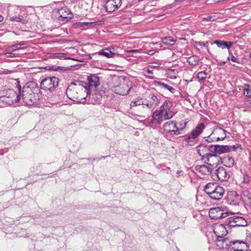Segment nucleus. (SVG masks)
Instances as JSON below:
<instances>
[{
    "label": "nucleus",
    "instance_id": "obj_1",
    "mask_svg": "<svg viewBox=\"0 0 251 251\" xmlns=\"http://www.w3.org/2000/svg\"><path fill=\"white\" fill-rule=\"evenodd\" d=\"M111 90L120 95H127L131 88V83L122 76H115L112 79Z\"/></svg>",
    "mask_w": 251,
    "mask_h": 251
},
{
    "label": "nucleus",
    "instance_id": "obj_2",
    "mask_svg": "<svg viewBox=\"0 0 251 251\" xmlns=\"http://www.w3.org/2000/svg\"><path fill=\"white\" fill-rule=\"evenodd\" d=\"M18 89V94L13 89H9L5 90L4 95L0 97L1 100L9 105L19 102L21 99V87L19 86Z\"/></svg>",
    "mask_w": 251,
    "mask_h": 251
},
{
    "label": "nucleus",
    "instance_id": "obj_3",
    "mask_svg": "<svg viewBox=\"0 0 251 251\" xmlns=\"http://www.w3.org/2000/svg\"><path fill=\"white\" fill-rule=\"evenodd\" d=\"M212 145L203 143L197 147L198 153L201 156V159L205 163L210 162V158L217 157V155L213 154L212 150Z\"/></svg>",
    "mask_w": 251,
    "mask_h": 251
},
{
    "label": "nucleus",
    "instance_id": "obj_4",
    "mask_svg": "<svg viewBox=\"0 0 251 251\" xmlns=\"http://www.w3.org/2000/svg\"><path fill=\"white\" fill-rule=\"evenodd\" d=\"M94 1L93 0H81L78 1V7L80 10L81 15L86 16H91L97 15L98 11H96L95 8L92 9Z\"/></svg>",
    "mask_w": 251,
    "mask_h": 251
},
{
    "label": "nucleus",
    "instance_id": "obj_5",
    "mask_svg": "<svg viewBox=\"0 0 251 251\" xmlns=\"http://www.w3.org/2000/svg\"><path fill=\"white\" fill-rule=\"evenodd\" d=\"M85 84L84 82L78 81L77 83H72L69 85L67 88L66 93L67 97L73 100L78 101L80 100L78 97V92L79 90L81 91L80 88H81V85H83Z\"/></svg>",
    "mask_w": 251,
    "mask_h": 251
},
{
    "label": "nucleus",
    "instance_id": "obj_6",
    "mask_svg": "<svg viewBox=\"0 0 251 251\" xmlns=\"http://www.w3.org/2000/svg\"><path fill=\"white\" fill-rule=\"evenodd\" d=\"M205 128V126L204 123H201L199 124L190 133L186 135L185 140L190 146L195 144L196 143V139L202 132Z\"/></svg>",
    "mask_w": 251,
    "mask_h": 251
},
{
    "label": "nucleus",
    "instance_id": "obj_7",
    "mask_svg": "<svg viewBox=\"0 0 251 251\" xmlns=\"http://www.w3.org/2000/svg\"><path fill=\"white\" fill-rule=\"evenodd\" d=\"M52 16L60 22H67L72 18L73 14L67 7H64L59 9H55Z\"/></svg>",
    "mask_w": 251,
    "mask_h": 251
},
{
    "label": "nucleus",
    "instance_id": "obj_8",
    "mask_svg": "<svg viewBox=\"0 0 251 251\" xmlns=\"http://www.w3.org/2000/svg\"><path fill=\"white\" fill-rule=\"evenodd\" d=\"M59 79L55 77H48L43 79L41 82V89L45 91L51 92L58 85Z\"/></svg>",
    "mask_w": 251,
    "mask_h": 251
},
{
    "label": "nucleus",
    "instance_id": "obj_9",
    "mask_svg": "<svg viewBox=\"0 0 251 251\" xmlns=\"http://www.w3.org/2000/svg\"><path fill=\"white\" fill-rule=\"evenodd\" d=\"M186 125L184 123V126L182 127H178L175 121H170L165 123L163 126L164 132L171 135H178L180 133V130L183 129Z\"/></svg>",
    "mask_w": 251,
    "mask_h": 251
},
{
    "label": "nucleus",
    "instance_id": "obj_10",
    "mask_svg": "<svg viewBox=\"0 0 251 251\" xmlns=\"http://www.w3.org/2000/svg\"><path fill=\"white\" fill-rule=\"evenodd\" d=\"M21 98L23 102L27 105H31L36 102L34 94L28 87H24L21 91Z\"/></svg>",
    "mask_w": 251,
    "mask_h": 251
},
{
    "label": "nucleus",
    "instance_id": "obj_11",
    "mask_svg": "<svg viewBox=\"0 0 251 251\" xmlns=\"http://www.w3.org/2000/svg\"><path fill=\"white\" fill-rule=\"evenodd\" d=\"M228 214L226 210L220 207L212 208L209 211V217L212 219H223L227 217Z\"/></svg>",
    "mask_w": 251,
    "mask_h": 251
},
{
    "label": "nucleus",
    "instance_id": "obj_12",
    "mask_svg": "<svg viewBox=\"0 0 251 251\" xmlns=\"http://www.w3.org/2000/svg\"><path fill=\"white\" fill-rule=\"evenodd\" d=\"M214 232L217 236V245L220 247V241H224L225 240H228L227 238H224L227 233L225 226L223 224L216 225L213 229Z\"/></svg>",
    "mask_w": 251,
    "mask_h": 251
},
{
    "label": "nucleus",
    "instance_id": "obj_13",
    "mask_svg": "<svg viewBox=\"0 0 251 251\" xmlns=\"http://www.w3.org/2000/svg\"><path fill=\"white\" fill-rule=\"evenodd\" d=\"M239 240L230 241L225 240L224 241H220V248L226 249L228 251H238Z\"/></svg>",
    "mask_w": 251,
    "mask_h": 251
},
{
    "label": "nucleus",
    "instance_id": "obj_14",
    "mask_svg": "<svg viewBox=\"0 0 251 251\" xmlns=\"http://www.w3.org/2000/svg\"><path fill=\"white\" fill-rule=\"evenodd\" d=\"M212 176L214 179L217 178L221 181H227L229 178V174L226 169L220 167L212 174Z\"/></svg>",
    "mask_w": 251,
    "mask_h": 251
},
{
    "label": "nucleus",
    "instance_id": "obj_15",
    "mask_svg": "<svg viewBox=\"0 0 251 251\" xmlns=\"http://www.w3.org/2000/svg\"><path fill=\"white\" fill-rule=\"evenodd\" d=\"M172 106V102L170 100H166L160 107L159 110L163 113V115L166 116V119H171L174 115L171 109Z\"/></svg>",
    "mask_w": 251,
    "mask_h": 251
},
{
    "label": "nucleus",
    "instance_id": "obj_16",
    "mask_svg": "<svg viewBox=\"0 0 251 251\" xmlns=\"http://www.w3.org/2000/svg\"><path fill=\"white\" fill-rule=\"evenodd\" d=\"M122 4V0H107L104 7L107 12L111 13L119 7Z\"/></svg>",
    "mask_w": 251,
    "mask_h": 251
},
{
    "label": "nucleus",
    "instance_id": "obj_17",
    "mask_svg": "<svg viewBox=\"0 0 251 251\" xmlns=\"http://www.w3.org/2000/svg\"><path fill=\"white\" fill-rule=\"evenodd\" d=\"M86 87H88L89 91L91 89H95L100 84V78L96 75H91L87 77V83Z\"/></svg>",
    "mask_w": 251,
    "mask_h": 251
},
{
    "label": "nucleus",
    "instance_id": "obj_18",
    "mask_svg": "<svg viewBox=\"0 0 251 251\" xmlns=\"http://www.w3.org/2000/svg\"><path fill=\"white\" fill-rule=\"evenodd\" d=\"M87 84L85 82V84L83 85H81V91L79 90L78 92V97L80 100L78 101H75L77 102L85 103L86 101V98L88 95L90 94L89 90H88L86 87Z\"/></svg>",
    "mask_w": 251,
    "mask_h": 251
},
{
    "label": "nucleus",
    "instance_id": "obj_19",
    "mask_svg": "<svg viewBox=\"0 0 251 251\" xmlns=\"http://www.w3.org/2000/svg\"><path fill=\"white\" fill-rule=\"evenodd\" d=\"M164 120H166V116L163 115V113L160 110H156L152 114L150 123L160 125Z\"/></svg>",
    "mask_w": 251,
    "mask_h": 251
},
{
    "label": "nucleus",
    "instance_id": "obj_20",
    "mask_svg": "<svg viewBox=\"0 0 251 251\" xmlns=\"http://www.w3.org/2000/svg\"><path fill=\"white\" fill-rule=\"evenodd\" d=\"M226 131L225 129L219 127H216L213 129L212 136L215 135V137H213V138L216 139V142L223 140L226 137Z\"/></svg>",
    "mask_w": 251,
    "mask_h": 251
},
{
    "label": "nucleus",
    "instance_id": "obj_21",
    "mask_svg": "<svg viewBox=\"0 0 251 251\" xmlns=\"http://www.w3.org/2000/svg\"><path fill=\"white\" fill-rule=\"evenodd\" d=\"M149 100H147V108L151 109L156 106L159 103V100L157 97L153 94L149 95Z\"/></svg>",
    "mask_w": 251,
    "mask_h": 251
},
{
    "label": "nucleus",
    "instance_id": "obj_22",
    "mask_svg": "<svg viewBox=\"0 0 251 251\" xmlns=\"http://www.w3.org/2000/svg\"><path fill=\"white\" fill-rule=\"evenodd\" d=\"M28 47V44L25 42L22 41L17 42L16 44L7 47V51H15L17 50H24Z\"/></svg>",
    "mask_w": 251,
    "mask_h": 251
},
{
    "label": "nucleus",
    "instance_id": "obj_23",
    "mask_svg": "<svg viewBox=\"0 0 251 251\" xmlns=\"http://www.w3.org/2000/svg\"><path fill=\"white\" fill-rule=\"evenodd\" d=\"M212 150L213 154H221L229 152V147L227 145H212Z\"/></svg>",
    "mask_w": 251,
    "mask_h": 251
},
{
    "label": "nucleus",
    "instance_id": "obj_24",
    "mask_svg": "<svg viewBox=\"0 0 251 251\" xmlns=\"http://www.w3.org/2000/svg\"><path fill=\"white\" fill-rule=\"evenodd\" d=\"M208 165H202L196 166V170L199 172L201 175H208L212 174V169L209 167L211 166L210 164L207 163Z\"/></svg>",
    "mask_w": 251,
    "mask_h": 251
},
{
    "label": "nucleus",
    "instance_id": "obj_25",
    "mask_svg": "<svg viewBox=\"0 0 251 251\" xmlns=\"http://www.w3.org/2000/svg\"><path fill=\"white\" fill-rule=\"evenodd\" d=\"M225 193L224 189L220 186L216 188L215 191L213 192L209 196L212 199L215 200H220Z\"/></svg>",
    "mask_w": 251,
    "mask_h": 251
},
{
    "label": "nucleus",
    "instance_id": "obj_26",
    "mask_svg": "<svg viewBox=\"0 0 251 251\" xmlns=\"http://www.w3.org/2000/svg\"><path fill=\"white\" fill-rule=\"evenodd\" d=\"M131 107L142 105L143 108L147 107V100L141 97L134 98L130 102Z\"/></svg>",
    "mask_w": 251,
    "mask_h": 251
},
{
    "label": "nucleus",
    "instance_id": "obj_27",
    "mask_svg": "<svg viewBox=\"0 0 251 251\" xmlns=\"http://www.w3.org/2000/svg\"><path fill=\"white\" fill-rule=\"evenodd\" d=\"M214 44H216L219 48L223 49L227 48L229 50L233 45V42L231 41H225L224 40H216L214 42Z\"/></svg>",
    "mask_w": 251,
    "mask_h": 251
},
{
    "label": "nucleus",
    "instance_id": "obj_28",
    "mask_svg": "<svg viewBox=\"0 0 251 251\" xmlns=\"http://www.w3.org/2000/svg\"><path fill=\"white\" fill-rule=\"evenodd\" d=\"M114 50L113 48H105L99 51L98 54L107 58L113 57L115 55V53L113 52Z\"/></svg>",
    "mask_w": 251,
    "mask_h": 251
},
{
    "label": "nucleus",
    "instance_id": "obj_29",
    "mask_svg": "<svg viewBox=\"0 0 251 251\" xmlns=\"http://www.w3.org/2000/svg\"><path fill=\"white\" fill-rule=\"evenodd\" d=\"M155 85L159 86L161 89H164L169 90L170 92L174 94L176 91L175 88L160 81H156Z\"/></svg>",
    "mask_w": 251,
    "mask_h": 251
},
{
    "label": "nucleus",
    "instance_id": "obj_30",
    "mask_svg": "<svg viewBox=\"0 0 251 251\" xmlns=\"http://www.w3.org/2000/svg\"><path fill=\"white\" fill-rule=\"evenodd\" d=\"M218 185H217L216 183H207L204 187V191L206 194H207L209 196L215 191L216 188H217Z\"/></svg>",
    "mask_w": 251,
    "mask_h": 251
},
{
    "label": "nucleus",
    "instance_id": "obj_31",
    "mask_svg": "<svg viewBox=\"0 0 251 251\" xmlns=\"http://www.w3.org/2000/svg\"><path fill=\"white\" fill-rule=\"evenodd\" d=\"M242 199L245 203L251 207V193L248 191H244L242 193Z\"/></svg>",
    "mask_w": 251,
    "mask_h": 251
},
{
    "label": "nucleus",
    "instance_id": "obj_32",
    "mask_svg": "<svg viewBox=\"0 0 251 251\" xmlns=\"http://www.w3.org/2000/svg\"><path fill=\"white\" fill-rule=\"evenodd\" d=\"M222 162L228 168L232 167L234 164V159L229 156L224 157Z\"/></svg>",
    "mask_w": 251,
    "mask_h": 251
},
{
    "label": "nucleus",
    "instance_id": "obj_33",
    "mask_svg": "<svg viewBox=\"0 0 251 251\" xmlns=\"http://www.w3.org/2000/svg\"><path fill=\"white\" fill-rule=\"evenodd\" d=\"M242 183L244 184H249L251 182V173L246 171L242 172Z\"/></svg>",
    "mask_w": 251,
    "mask_h": 251
},
{
    "label": "nucleus",
    "instance_id": "obj_34",
    "mask_svg": "<svg viewBox=\"0 0 251 251\" xmlns=\"http://www.w3.org/2000/svg\"><path fill=\"white\" fill-rule=\"evenodd\" d=\"M162 42L164 45L172 46L175 44L176 40L171 36H167L162 39Z\"/></svg>",
    "mask_w": 251,
    "mask_h": 251
},
{
    "label": "nucleus",
    "instance_id": "obj_35",
    "mask_svg": "<svg viewBox=\"0 0 251 251\" xmlns=\"http://www.w3.org/2000/svg\"><path fill=\"white\" fill-rule=\"evenodd\" d=\"M10 20L12 21L20 22L23 24H25L27 22V21L25 19H24L23 16H20V15L10 16Z\"/></svg>",
    "mask_w": 251,
    "mask_h": 251
},
{
    "label": "nucleus",
    "instance_id": "obj_36",
    "mask_svg": "<svg viewBox=\"0 0 251 251\" xmlns=\"http://www.w3.org/2000/svg\"><path fill=\"white\" fill-rule=\"evenodd\" d=\"M236 218L237 216H233L228 217L226 222V224L231 227L237 226L236 223L237 222Z\"/></svg>",
    "mask_w": 251,
    "mask_h": 251
},
{
    "label": "nucleus",
    "instance_id": "obj_37",
    "mask_svg": "<svg viewBox=\"0 0 251 251\" xmlns=\"http://www.w3.org/2000/svg\"><path fill=\"white\" fill-rule=\"evenodd\" d=\"M187 62L191 65L196 66L198 64L199 62V57L196 55H192L187 59Z\"/></svg>",
    "mask_w": 251,
    "mask_h": 251
},
{
    "label": "nucleus",
    "instance_id": "obj_38",
    "mask_svg": "<svg viewBox=\"0 0 251 251\" xmlns=\"http://www.w3.org/2000/svg\"><path fill=\"white\" fill-rule=\"evenodd\" d=\"M238 251H247L249 249V245L243 241L239 240Z\"/></svg>",
    "mask_w": 251,
    "mask_h": 251
},
{
    "label": "nucleus",
    "instance_id": "obj_39",
    "mask_svg": "<svg viewBox=\"0 0 251 251\" xmlns=\"http://www.w3.org/2000/svg\"><path fill=\"white\" fill-rule=\"evenodd\" d=\"M103 23V21L102 20H99L95 22H81L79 23V25L81 26H83L84 25L85 26H92V25H100L102 24Z\"/></svg>",
    "mask_w": 251,
    "mask_h": 251
},
{
    "label": "nucleus",
    "instance_id": "obj_40",
    "mask_svg": "<svg viewBox=\"0 0 251 251\" xmlns=\"http://www.w3.org/2000/svg\"><path fill=\"white\" fill-rule=\"evenodd\" d=\"M236 219L237 220V222L236 223L237 226H246L247 225V222L242 217L237 216Z\"/></svg>",
    "mask_w": 251,
    "mask_h": 251
},
{
    "label": "nucleus",
    "instance_id": "obj_41",
    "mask_svg": "<svg viewBox=\"0 0 251 251\" xmlns=\"http://www.w3.org/2000/svg\"><path fill=\"white\" fill-rule=\"evenodd\" d=\"M67 54L65 53H50V57L51 58H58L60 59H66Z\"/></svg>",
    "mask_w": 251,
    "mask_h": 251
},
{
    "label": "nucleus",
    "instance_id": "obj_42",
    "mask_svg": "<svg viewBox=\"0 0 251 251\" xmlns=\"http://www.w3.org/2000/svg\"><path fill=\"white\" fill-rule=\"evenodd\" d=\"M243 93L246 96H251V86L250 84H244Z\"/></svg>",
    "mask_w": 251,
    "mask_h": 251
},
{
    "label": "nucleus",
    "instance_id": "obj_43",
    "mask_svg": "<svg viewBox=\"0 0 251 251\" xmlns=\"http://www.w3.org/2000/svg\"><path fill=\"white\" fill-rule=\"evenodd\" d=\"M207 74L205 71H201L198 73L197 78L199 81H203L206 77Z\"/></svg>",
    "mask_w": 251,
    "mask_h": 251
},
{
    "label": "nucleus",
    "instance_id": "obj_44",
    "mask_svg": "<svg viewBox=\"0 0 251 251\" xmlns=\"http://www.w3.org/2000/svg\"><path fill=\"white\" fill-rule=\"evenodd\" d=\"M90 97H92L93 99H96L95 102H93L94 104L99 103L100 100L101 98V95L96 92L95 94H93L91 96L90 95Z\"/></svg>",
    "mask_w": 251,
    "mask_h": 251
},
{
    "label": "nucleus",
    "instance_id": "obj_45",
    "mask_svg": "<svg viewBox=\"0 0 251 251\" xmlns=\"http://www.w3.org/2000/svg\"><path fill=\"white\" fill-rule=\"evenodd\" d=\"M194 46L196 48L197 50H200L203 47L207 48V46H205V44L203 42H197L196 41L194 43Z\"/></svg>",
    "mask_w": 251,
    "mask_h": 251
},
{
    "label": "nucleus",
    "instance_id": "obj_46",
    "mask_svg": "<svg viewBox=\"0 0 251 251\" xmlns=\"http://www.w3.org/2000/svg\"><path fill=\"white\" fill-rule=\"evenodd\" d=\"M203 21H215L217 19V16L215 15L207 16L203 18Z\"/></svg>",
    "mask_w": 251,
    "mask_h": 251
},
{
    "label": "nucleus",
    "instance_id": "obj_47",
    "mask_svg": "<svg viewBox=\"0 0 251 251\" xmlns=\"http://www.w3.org/2000/svg\"><path fill=\"white\" fill-rule=\"evenodd\" d=\"M227 60H231L232 62H235V63H239V60L238 59H237L236 57H235L233 55H231V58H230L229 57H228L227 58Z\"/></svg>",
    "mask_w": 251,
    "mask_h": 251
},
{
    "label": "nucleus",
    "instance_id": "obj_48",
    "mask_svg": "<svg viewBox=\"0 0 251 251\" xmlns=\"http://www.w3.org/2000/svg\"><path fill=\"white\" fill-rule=\"evenodd\" d=\"M229 147V152L230 151H235L237 150V149L239 147L238 144H236L233 146H228Z\"/></svg>",
    "mask_w": 251,
    "mask_h": 251
},
{
    "label": "nucleus",
    "instance_id": "obj_49",
    "mask_svg": "<svg viewBox=\"0 0 251 251\" xmlns=\"http://www.w3.org/2000/svg\"><path fill=\"white\" fill-rule=\"evenodd\" d=\"M213 137H215V136H212V133H211L210 136L207 137V139H206V141L208 143H210V142H214V141H216V139L213 138Z\"/></svg>",
    "mask_w": 251,
    "mask_h": 251
},
{
    "label": "nucleus",
    "instance_id": "obj_50",
    "mask_svg": "<svg viewBox=\"0 0 251 251\" xmlns=\"http://www.w3.org/2000/svg\"><path fill=\"white\" fill-rule=\"evenodd\" d=\"M160 64L156 62L152 63L151 65L149 66V67L151 68H156L160 66Z\"/></svg>",
    "mask_w": 251,
    "mask_h": 251
},
{
    "label": "nucleus",
    "instance_id": "obj_51",
    "mask_svg": "<svg viewBox=\"0 0 251 251\" xmlns=\"http://www.w3.org/2000/svg\"><path fill=\"white\" fill-rule=\"evenodd\" d=\"M141 50H127L128 53H140L141 52Z\"/></svg>",
    "mask_w": 251,
    "mask_h": 251
},
{
    "label": "nucleus",
    "instance_id": "obj_52",
    "mask_svg": "<svg viewBox=\"0 0 251 251\" xmlns=\"http://www.w3.org/2000/svg\"><path fill=\"white\" fill-rule=\"evenodd\" d=\"M6 55L8 57H12L14 56V54L12 53V52H7L6 53Z\"/></svg>",
    "mask_w": 251,
    "mask_h": 251
},
{
    "label": "nucleus",
    "instance_id": "obj_53",
    "mask_svg": "<svg viewBox=\"0 0 251 251\" xmlns=\"http://www.w3.org/2000/svg\"><path fill=\"white\" fill-rule=\"evenodd\" d=\"M145 72H146L147 73L149 74H153V71L149 69H147L145 70Z\"/></svg>",
    "mask_w": 251,
    "mask_h": 251
},
{
    "label": "nucleus",
    "instance_id": "obj_54",
    "mask_svg": "<svg viewBox=\"0 0 251 251\" xmlns=\"http://www.w3.org/2000/svg\"><path fill=\"white\" fill-rule=\"evenodd\" d=\"M226 62H223V61H220V62H218V64L219 65H224L225 63H226Z\"/></svg>",
    "mask_w": 251,
    "mask_h": 251
},
{
    "label": "nucleus",
    "instance_id": "obj_55",
    "mask_svg": "<svg viewBox=\"0 0 251 251\" xmlns=\"http://www.w3.org/2000/svg\"><path fill=\"white\" fill-rule=\"evenodd\" d=\"M148 77H149V78H150V79H153V78H154V77H153V76H149Z\"/></svg>",
    "mask_w": 251,
    "mask_h": 251
},
{
    "label": "nucleus",
    "instance_id": "obj_56",
    "mask_svg": "<svg viewBox=\"0 0 251 251\" xmlns=\"http://www.w3.org/2000/svg\"><path fill=\"white\" fill-rule=\"evenodd\" d=\"M3 18L0 15V22L2 21Z\"/></svg>",
    "mask_w": 251,
    "mask_h": 251
},
{
    "label": "nucleus",
    "instance_id": "obj_57",
    "mask_svg": "<svg viewBox=\"0 0 251 251\" xmlns=\"http://www.w3.org/2000/svg\"><path fill=\"white\" fill-rule=\"evenodd\" d=\"M107 156H102V157H101V158H105V157H106Z\"/></svg>",
    "mask_w": 251,
    "mask_h": 251
},
{
    "label": "nucleus",
    "instance_id": "obj_58",
    "mask_svg": "<svg viewBox=\"0 0 251 251\" xmlns=\"http://www.w3.org/2000/svg\"><path fill=\"white\" fill-rule=\"evenodd\" d=\"M250 103L251 104V99H250Z\"/></svg>",
    "mask_w": 251,
    "mask_h": 251
},
{
    "label": "nucleus",
    "instance_id": "obj_59",
    "mask_svg": "<svg viewBox=\"0 0 251 251\" xmlns=\"http://www.w3.org/2000/svg\"><path fill=\"white\" fill-rule=\"evenodd\" d=\"M250 57H251V53H250Z\"/></svg>",
    "mask_w": 251,
    "mask_h": 251
}]
</instances>
